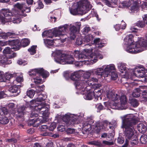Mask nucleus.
Here are the masks:
<instances>
[{"label":"nucleus","mask_w":147,"mask_h":147,"mask_svg":"<svg viewBox=\"0 0 147 147\" xmlns=\"http://www.w3.org/2000/svg\"><path fill=\"white\" fill-rule=\"evenodd\" d=\"M138 116L136 114L135 115H127L121 117L122 120L121 127L123 129L124 136L125 139V143L123 147H127L129 142V140L132 139L134 136V126L139 121Z\"/></svg>","instance_id":"f257e3e1"},{"label":"nucleus","mask_w":147,"mask_h":147,"mask_svg":"<svg viewBox=\"0 0 147 147\" xmlns=\"http://www.w3.org/2000/svg\"><path fill=\"white\" fill-rule=\"evenodd\" d=\"M69 26L65 24L63 26H60L58 28H56L52 30H49L44 31L42 34L43 37H47L49 38H52L54 36L55 37L63 36L65 34V32L68 31Z\"/></svg>","instance_id":"f03ea898"},{"label":"nucleus","mask_w":147,"mask_h":147,"mask_svg":"<svg viewBox=\"0 0 147 147\" xmlns=\"http://www.w3.org/2000/svg\"><path fill=\"white\" fill-rule=\"evenodd\" d=\"M85 2L86 3L81 2L78 3L77 8L70 9V13L74 15L78 14L82 15L87 13L91 9L90 5L88 1Z\"/></svg>","instance_id":"7ed1b4c3"},{"label":"nucleus","mask_w":147,"mask_h":147,"mask_svg":"<svg viewBox=\"0 0 147 147\" xmlns=\"http://www.w3.org/2000/svg\"><path fill=\"white\" fill-rule=\"evenodd\" d=\"M83 116L84 114L82 113L77 115L66 114L63 117V120L65 123L66 125L68 126L69 125L78 123L80 122L79 119Z\"/></svg>","instance_id":"20e7f679"},{"label":"nucleus","mask_w":147,"mask_h":147,"mask_svg":"<svg viewBox=\"0 0 147 147\" xmlns=\"http://www.w3.org/2000/svg\"><path fill=\"white\" fill-rule=\"evenodd\" d=\"M133 38V34H129L125 38L124 41L125 44L128 45L125 49L126 51L129 53L136 54L139 50L135 49L134 47L135 43H134Z\"/></svg>","instance_id":"39448f33"},{"label":"nucleus","mask_w":147,"mask_h":147,"mask_svg":"<svg viewBox=\"0 0 147 147\" xmlns=\"http://www.w3.org/2000/svg\"><path fill=\"white\" fill-rule=\"evenodd\" d=\"M72 54V52H69L66 54L63 53L59 59H56L57 63L62 64L65 62L67 64H73L75 60Z\"/></svg>","instance_id":"423d86ee"},{"label":"nucleus","mask_w":147,"mask_h":147,"mask_svg":"<svg viewBox=\"0 0 147 147\" xmlns=\"http://www.w3.org/2000/svg\"><path fill=\"white\" fill-rule=\"evenodd\" d=\"M80 75L77 71H76L72 73L70 76L71 79L75 81L74 84L76 88L77 89L81 90L82 89L84 84V80H79Z\"/></svg>","instance_id":"0eeeda50"},{"label":"nucleus","mask_w":147,"mask_h":147,"mask_svg":"<svg viewBox=\"0 0 147 147\" xmlns=\"http://www.w3.org/2000/svg\"><path fill=\"white\" fill-rule=\"evenodd\" d=\"M37 105L35 106V109L37 112L42 115L41 117H48L49 115V109L46 107V104L44 102L37 103Z\"/></svg>","instance_id":"6e6552de"},{"label":"nucleus","mask_w":147,"mask_h":147,"mask_svg":"<svg viewBox=\"0 0 147 147\" xmlns=\"http://www.w3.org/2000/svg\"><path fill=\"white\" fill-rule=\"evenodd\" d=\"M114 68V65H107L105 69L104 70L102 68H97L94 71L95 74L97 76H100V78H104L109 77V71Z\"/></svg>","instance_id":"1a4fd4ad"},{"label":"nucleus","mask_w":147,"mask_h":147,"mask_svg":"<svg viewBox=\"0 0 147 147\" xmlns=\"http://www.w3.org/2000/svg\"><path fill=\"white\" fill-rule=\"evenodd\" d=\"M94 123V121L92 116L87 117L86 121H84L82 123V129L86 131H89L92 128L96 130V127H95V123L92 125Z\"/></svg>","instance_id":"9d476101"},{"label":"nucleus","mask_w":147,"mask_h":147,"mask_svg":"<svg viewBox=\"0 0 147 147\" xmlns=\"http://www.w3.org/2000/svg\"><path fill=\"white\" fill-rule=\"evenodd\" d=\"M6 45H8L11 47V48L15 51H18L20 48V40L19 39L9 40L5 42Z\"/></svg>","instance_id":"9b49d317"},{"label":"nucleus","mask_w":147,"mask_h":147,"mask_svg":"<svg viewBox=\"0 0 147 147\" xmlns=\"http://www.w3.org/2000/svg\"><path fill=\"white\" fill-rule=\"evenodd\" d=\"M14 7L20 10L22 13H23L24 12H25L28 13L31 11L30 7H27V5L25 3H17L15 5Z\"/></svg>","instance_id":"f8f14e48"},{"label":"nucleus","mask_w":147,"mask_h":147,"mask_svg":"<svg viewBox=\"0 0 147 147\" xmlns=\"http://www.w3.org/2000/svg\"><path fill=\"white\" fill-rule=\"evenodd\" d=\"M147 46V40L141 38L140 40L135 42V49L139 50L136 53L141 52L143 50L141 49V47H145Z\"/></svg>","instance_id":"ddd939ff"},{"label":"nucleus","mask_w":147,"mask_h":147,"mask_svg":"<svg viewBox=\"0 0 147 147\" xmlns=\"http://www.w3.org/2000/svg\"><path fill=\"white\" fill-rule=\"evenodd\" d=\"M81 24L77 26H73L69 28V34L70 38L71 40H74L76 37V34L78 31L80 30Z\"/></svg>","instance_id":"4468645a"},{"label":"nucleus","mask_w":147,"mask_h":147,"mask_svg":"<svg viewBox=\"0 0 147 147\" xmlns=\"http://www.w3.org/2000/svg\"><path fill=\"white\" fill-rule=\"evenodd\" d=\"M16 53H13L11 55L8 56V57H7V56L4 57L3 56L0 59V63L5 65L10 64L12 62L10 59L16 57Z\"/></svg>","instance_id":"2eb2a0df"},{"label":"nucleus","mask_w":147,"mask_h":147,"mask_svg":"<svg viewBox=\"0 0 147 147\" xmlns=\"http://www.w3.org/2000/svg\"><path fill=\"white\" fill-rule=\"evenodd\" d=\"M146 69H142L141 68L138 69H135L134 70L133 75L135 76L138 78H144V81H146Z\"/></svg>","instance_id":"dca6fc26"},{"label":"nucleus","mask_w":147,"mask_h":147,"mask_svg":"<svg viewBox=\"0 0 147 147\" xmlns=\"http://www.w3.org/2000/svg\"><path fill=\"white\" fill-rule=\"evenodd\" d=\"M18 18L17 17H16L13 15L11 17L7 18H5L2 16L0 15V21H1L2 23L7 22H12L14 23H17L18 22Z\"/></svg>","instance_id":"f3484780"},{"label":"nucleus","mask_w":147,"mask_h":147,"mask_svg":"<svg viewBox=\"0 0 147 147\" xmlns=\"http://www.w3.org/2000/svg\"><path fill=\"white\" fill-rule=\"evenodd\" d=\"M90 51L88 49H84L83 50V51L85 52L84 53H81L80 54L79 56L78 60H81L80 61L83 62L86 60H83L84 59H90V54L91 53L89 52Z\"/></svg>","instance_id":"a211bd4d"},{"label":"nucleus","mask_w":147,"mask_h":147,"mask_svg":"<svg viewBox=\"0 0 147 147\" xmlns=\"http://www.w3.org/2000/svg\"><path fill=\"white\" fill-rule=\"evenodd\" d=\"M111 124V123L107 121H105L103 123L100 122H96L95 124V127H96V131L97 133H98L100 130L103 128L104 126H107V125H110Z\"/></svg>","instance_id":"6ab92c4d"},{"label":"nucleus","mask_w":147,"mask_h":147,"mask_svg":"<svg viewBox=\"0 0 147 147\" xmlns=\"http://www.w3.org/2000/svg\"><path fill=\"white\" fill-rule=\"evenodd\" d=\"M132 4V5L130 8V10L133 12L138 10L139 8V3L136 1L133 0H129V4L127 6H129L131 4Z\"/></svg>","instance_id":"aec40b11"},{"label":"nucleus","mask_w":147,"mask_h":147,"mask_svg":"<svg viewBox=\"0 0 147 147\" xmlns=\"http://www.w3.org/2000/svg\"><path fill=\"white\" fill-rule=\"evenodd\" d=\"M36 69L37 74L38 75V76H42L43 78H47L49 75V72L45 71L42 68Z\"/></svg>","instance_id":"412c9836"},{"label":"nucleus","mask_w":147,"mask_h":147,"mask_svg":"<svg viewBox=\"0 0 147 147\" xmlns=\"http://www.w3.org/2000/svg\"><path fill=\"white\" fill-rule=\"evenodd\" d=\"M16 36V34L13 32H7V33H0V39H6L8 37L10 38H14L13 36Z\"/></svg>","instance_id":"4be33fe9"},{"label":"nucleus","mask_w":147,"mask_h":147,"mask_svg":"<svg viewBox=\"0 0 147 147\" xmlns=\"http://www.w3.org/2000/svg\"><path fill=\"white\" fill-rule=\"evenodd\" d=\"M26 109V107L24 106L19 108L18 109L17 113L16 115V117L19 118L23 117L25 113V111Z\"/></svg>","instance_id":"5701e85b"},{"label":"nucleus","mask_w":147,"mask_h":147,"mask_svg":"<svg viewBox=\"0 0 147 147\" xmlns=\"http://www.w3.org/2000/svg\"><path fill=\"white\" fill-rule=\"evenodd\" d=\"M121 108V109H125L127 108V100L126 96L125 95H121L120 98Z\"/></svg>","instance_id":"b1692460"},{"label":"nucleus","mask_w":147,"mask_h":147,"mask_svg":"<svg viewBox=\"0 0 147 147\" xmlns=\"http://www.w3.org/2000/svg\"><path fill=\"white\" fill-rule=\"evenodd\" d=\"M90 57L91 60L95 62L97 60V59H101L103 58V55L99 53L96 54L92 53L90 54Z\"/></svg>","instance_id":"393cba45"},{"label":"nucleus","mask_w":147,"mask_h":147,"mask_svg":"<svg viewBox=\"0 0 147 147\" xmlns=\"http://www.w3.org/2000/svg\"><path fill=\"white\" fill-rule=\"evenodd\" d=\"M0 13L3 14L5 18L8 17L9 18L11 17L13 15V13L9 9H2L0 10Z\"/></svg>","instance_id":"a878e982"},{"label":"nucleus","mask_w":147,"mask_h":147,"mask_svg":"<svg viewBox=\"0 0 147 147\" xmlns=\"http://www.w3.org/2000/svg\"><path fill=\"white\" fill-rule=\"evenodd\" d=\"M107 98L112 100H116L119 97V96L115 92H107Z\"/></svg>","instance_id":"bb28decb"},{"label":"nucleus","mask_w":147,"mask_h":147,"mask_svg":"<svg viewBox=\"0 0 147 147\" xmlns=\"http://www.w3.org/2000/svg\"><path fill=\"white\" fill-rule=\"evenodd\" d=\"M16 74H11L9 73H6L5 75H4V81L3 82H7L8 81H10V80L13 78H14Z\"/></svg>","instance_id":"cd10ccee"},{"label":"nucleus","mask_w":147,"mask_h":147,"mask_svg":"<svg viewBox=\"0 0 147 147\" xmlns=\"http://www.w3.org/2000/svg\"><path fill=\"white\" fill-rule=\"evenodd\" d=\"M40 130L42 131H45V132L42 134L41 135L46 136L49 135V134L47 132L49 131V126L47 125H42L40 127Z\"/></svg>","instance_id":"c85d7f7f"},{"label":"nucleus","mask_w":147,"mask_h":147,"mask_svg":"<svg viewBox=\"0 0 147 147\" xmlns=\"http://www.w3.org/2000/svg\"><path fill=\"white\" fill-rule=\"evenodd\" d=\"M90 86L85 84L83 86V87L82 89L81 90H82L81 92H94L96 89H95L93 91L92 89Z\"/></svg>","instance_id":"c756f323"},{"label":"nucleus","mask_w":147,"mask_h":147,"mask_svg":"<svg viewBox=\"0 0 147 147\" xmlns=\"http://www.w3.org/2000/svg\"><path fill=\"white\" fill-rule=\"evenodd\" d=\"M82 94L84 98L86 100H91L95 96L94 92H85Z\"/></svg>","instance_id":"7c9ffc66"},{"label":"nucleus","mask_w":147,"mask_h":147,"mask_svg":"<svg viewBox=\"0 0 147 147\" xmlns=\"http://www.w3.org/2000/svg\"><path fill=\"white\" fill-rule=\"evenodd\" d=\"M115 67L114 66V68L109 71V76L111 77V78L112 80H116L117 77L118 75L116 72L114 71H112L115 69Z\"/></svg>","instance_id":"2f4dec72"},{"label":"nucleus","mask_w":147,"mask_h":147,"mask_svg":"<svg viewBox=\"0 0 147 147\" xmlns=\"http://www.w3.org/2000/svg\"><path fill=\"white\" fill-rule=\"evenodd\" d=\"M98 80L96 78H92L89 79V80H84V84H86L88 85L91 86L92 84H95L94 83L97 82H98Z\"/></svg>","instance_id":"473e14b6"},{"label":"nucleus","mask_w":147,"mask_h":147,"mask_svg":"<svg viewBox=\"0 0 147 147\" xmlns=\"http://www.w3.org/2000/svg\"><path fill=\"white\" fill-rule=\"evenodd\" d=\"M128 102L134 107H138L139 104V102L136 99L130 98L129 99Z\"/></svg>","instance_id":"72a5a7b5"},{"label":"nucleus","mask_w":147,"mask_h":147,"mask_svg":"<svg viewBox=\"0 0 147 147\" xmlns=\"http://www.w3.org/2000/svg\"><path fill=\"white\" fill-rule=\"evenodd\" d=\"M37 94L38 95V97L37 99V101L39 102V103H42L41 102L44 100L47 96L46 94H44L41 92H36Z\"/></svg>","instance_id":"f704fd0d"},{"label":"nucleus","mask_w":147,"mask_h":147,"mask_svg":"<svg viewBox=\"0 0 147 147\" xmlns=\"http://www.w3.org/2000/svg\"><path fill=\"white\" fill-rule=\"evenodd\" d=\"M30 40L27 38H24L20 40V43L21 48L23 47H25L28 45L30 43Z\"/></svg>","instance_id":"c9c22d12"},{"label":"nucleus","mask_w":147,"mask_h":147,"mask_svg":"<svg viewBox=\"0 0 147 147\" xmlns=\"http://www.w3.org/2000/svg\"><path fill=\"white\" fill-rule=\"evenodd\" d=\"M137 128L138 131L142 133H144L146 130V126L142 123L139 124L137 125Z\"/></svg>","instance_id":"e433bc0d"},{"label":"nucleus","mask_w":147,"mask_h":147,"mask_svg":"<svg viewBox=\"0 0 147 147\" xmlns=\"http://www.w3.org/2000/svg\"><path fill=\"white\" fill-rule=\"evenodd\" d=\"M34 4L36 5V6L35 7L36 8L35 9V11H37V9H42L44 7V5L40 0H39L38 1L36 2H34Z\"/></svg>","instance_id":"4c0bfd02"},{"label":"nucleus","mask_w":147,"mask_h":147,"mask_svg":"<svg viewBox=\"0 0 147 147\" xmlns=\"http://www.w3.org/2000/svg\"><path fill=\"white\" fill-rule=\"evenodd\" d=\"M30 122V124H32L33 126L35 127H37L42 123V121H40L38 119H33Z\"/></svg>","instance_id":"58836bf2"},{"label":"nucleus","mask_w":147,"mask_h":147,"mask_svg":"<svg viewBox=\"0 0 147 147\" xmlns=\"http://www.w3.org/2000/svg\"><path fill=\"white\" fill-rule=\"evenodd\" d=\"M9 119L4 115L0 116V123L3 124H6L9 122Z\"/></svg>","instance_id":"ea45409f"},{"label":"nucleus","mask_w":147,"mask_h":147,"mask_svg":"<svg viewBox=\"0 0 147 147\" xmlns=\"http://www.w3.org/2000/svg\"><path fill=\"white\" fill-rule=\"evenodd\" d=\"M140 140L142 144H147V135H142L140 138Z\"/></svg>","instance_id":"a19ab883"},{"label":"nucleus","mask_w":147,"mask_h":147,"mask_svg":"<svg viewBox=\"0 0 147 147\" xmlns=\"http://www.w3.org/2000/svg\"><path fill=\"white\" fill-rule=\"evenodd\" d=\"M44 42L47 46H52L54 43V39L51 40L48 39H46L44 40Z\"/></svg>","instance_id":"79ce46f5"},{"label":"nucleus","mask_w":147,"mask_h":147,"mask_svg":"<svg viewBox=\"0 0 147 147\" xmlns=\"http://www.w3.org/2000/svg\"><path fill=\"white\" fill-rule=\"evenodd\" d=\"M130 98L132 97L138 98L139 97H141V93L140 92H129Z\"/></svg>","instance_id":"37998d69"},{"label":"nucleus","mask_w":147,"mask_h":147,"mask_svg":"<svg viewBox=\"0 0 147 147\" xmlns=\"http://www.w3.org/2000/svg\"><path fill=\"white\" fill-rule=\"evenodd\" d=\"M91 75V73L89 71H86L85 72L83 75V80H89L88 79L90 77Z\"/></svg>","instance_id":"c03bdc74"},{"label":"nucleus","mask_w":147,"mask_h":147,"mask_svg":"<svg viewBox=\"0 0 147 147\" xmlns=\"http://www.w3.org/2000/svg\"><path fill=\"white\" fill-rule=\"evenodd\" d=\"M58 130L60 131L63 132L64 131L65 129V124L60 123L57 127Z\"/></svg>","instance_id":"a18cd8bd"},{"label":"nucleus","mask_w":147,"mask_h":147,"mask_svg":"<svg viewBox=\"0 0 147 147\" xmlns=\"http://www.w3.org/2000/svg\"><path fill=\"white\" fill-rule=\"evenodd\" d=\"M19 88L16 86H11L9 89V92H18V91H20Z\"/></svg>","instance_id":"49530a36"},{"label":"nucleus","mask_w":147,"mask_h":147,"mask_svg":"<svg viewBox=\"0 0 147 147\" xmlns=\"http://www.w3.org/2000/svg\"><path fill=\"white\" fill-rule=\"evenodd\" d=\"M134 138L133 139H131L130 140V142L131 145L132 146L137 144L138 143V139L136 136H134Z\"/></svg>","instance_id":"de8ad7c7"},{"label":"nucleus","mask_w":147,"mask_h":147,"mask_svg":"<svg viewBox=\"0 0 147 147\" xmlns=\"http://www.w3.org/2000/svg\"><path fill=\"white\" fill-rule=\"evenodd\" d=\"M3 53L5 55H11V53L12 52L11 51V49L9 47H7L5 48L3 50Z\"/></svg>","instance_id":"09e8293b"},{"label":"nucleus","mask_w":147,"mask_h":147,"mask_svg":"<svg viewBox=\"0 0 147 147\" xmlns=\"http://www.w3.org/2000/svg\"><path fill=\"white\" fill-rule=\"evenodd\" d=\"M55 61L57 62L56 59H59L60 58V56L63 54L62 53V51L60 50H57L55 52Z\"/></svg>","instance_id":"8fccbe9b"},{"label":"nucleus","mask_w":147,"mask_h":147,"mask_svg":"<svg viewBox=\"0 0 147 147\" xmlns=\"http://www.w3.org/2000/svg\"><path fill=\"white\" fill-rule=\"evenodd\" d=\"M34 82L36 84L42 83V80L40 78V76H38V77L37 76L35 78H34Z\"/></svg>","instance_id":"3c124183"},{"label":"nucleus","mask_w":147,"mask_h":147,"mask_svg":"<svg viewBox=\"0 0 147 147\" xmlns=\"http://www.w3.org/2000/svg\"><path fill=\"white\" fill-rule=\"evenodd\" d=\"M8 113L7 109L5 107H3L0 111V116L3 115V114L4 115H7Z\"/></svg>","instance_id":"603ef678"},{"label":"nucleus","mask_w":147,"mask_h":147,"mask_svg":"<svg viewBox=\"0 0 147 147\" xmlns=\"http://www.w3.org/2000/svg\"><path fill=\"white\" fill-rule=\"evenodd\" d=\"M37 46H32L30 48L28 49L29 52L32 53L33 54H34L36 53V49Z\"/></svg>","instance_id":"864d4df0"},{"label":"nucleus","mask_w":147,"mask_h":147,"mask_svg":"<svg viewBox=\"0 0 147 147\" xmlns=\"http://www.w3.org/2000/svg\"><path fill=\"white\" fill-rule=\"evenodd\" d=\"M136 25L140 28H143L145 26L144 22L142 21H139L136 23Z\"/></svg>","instance_id":"5fc2aeb1"},{"label":"nucleus","mask_w":147,"mask_h":147,"mask_svg":"<svg viewBox=\"0 0 147 147\" xmlns=\"http://www.w3.org/2000/svg\"><path fill=\"white\" fill-rule=\"evenodd\" d=\"M80 52L78 51H74L73 52H72V55L74 56L75 58H78V59H79V56L80 55Z\"/></svg>","instance_id":"6e6d98bb"},{"label":"nucleus","mask_w":147,"mask_h":147,"mask_svg":"<svg viewBox=\"0 0 147 147\" xmlns=\"http://www.w3.org/2000/svg\"><path fill=\"white\" fill-rule=\"evenodd\" d=\"M76 43L78 45H80L82 44H84L83 39L81 38H77Z\"/></svg>","instance_id":"4d7b16f0"},{"label":"nucleus","mask_w":147,"mask_h":147,"mask_svg":"<svg viewBox=\"0 0 147 147\" xmlns=\"http://www.w3.org/2000/svg\"><path fill=\"white\" fill-rule=\"evenodd\" d=\"M118 67L119 70L122 73H123V70L124 71L125 70V67H123V65L121 63H119L118 64Z\"/></svg>","instance_id":"13d9d810"},{"label":"nucleus","mask_w":147,"mask_h":147,"mask_svg":"<svg viewBox=\"0 0 147 147\" xmlns=\"http://www.w3.org/2000/svg\"><path fill=\"white\" fill-rule=\"evenodd\" d=\"M45 88V86L44 85H42L41 86H37L36 88L37 90H38V92H42L44 90Z\"/></svg>","instance_id":"bf43d9fd"},{"label":"nucleus","mask_w":147,"mask_h":147,"mask_svg":"<svg viewBox=\"0 0 147 147\" xmlns=\"http://www.w3.org/2000/svg\"><path fill=\"white\" fill-rule=\"evenodd\" d=\"M56 124L55 123H52L50 126L49 127V131H53L56 127Z\"/></svg>","instance_id":"052dcab7"},{"label":"nucleus","mask_w":147,"mask_h":147,"mask_svg":"<svg viewBox=\"0 0 147 147\" xmlns=\"http://www.w3.org/2000/svg\"><path fill=\"white\" fill-rule=\"evenodd\" d=\"M36 71V69H32L31 71H29V75L31 76H35L37 74Z\"/></svg>","instance_id":"680f3d73"},{"label":"nucleus","mask_w":147,"mask_h":147,"mask_svg":"<svg viewBox=\"0 0 147 147\" xmlns=\"http://www.w3.org/2000/svg\"><path fill=\"white\" fill-rule=\"evenodd\" d=\"M83 40L84 42H89L90 40V36L88 35L85 36Z\"/></svg>","instance_id":"e2e57ef3"},{"label":"nucleus","mask_w":147,"mask_h":147,"mask_svg":"<svg viewBox=\"0 0 147 147\" xmlns=\"http://www.w3.org/2000/svg\"><path fill=\"white\" fill-rule=\"evenodd\" d=\"M66 131L68 134H74L75 132V129L71 128H68L66 129Z\"/></svg>","instance_id":"0e129e2a"},{"label":"nucleus","mask_w":147,"mask_h":147,"mask_svg":"<svg viewBox=\"0 0 147 147\" xmlns=\"http://www.w3.org/2000/svg\"><path fill=\"white\" fill-rule=\"evenodd\" d=\"M90 30V28L89 27L86 26L84 28L83 32L84 34H86Z\"/></svg>","instance_id":"69168bd1"},{"label":"nucleus","mask_w":147,"mask_h":147,"mask_svg":"<svg viewBox=\"0 0 147 147\" xmlns=\"http://www.w3.org/2000/svg\"><path fill=\"white\" fill-rule=\"evenodd\" d=\"M120 25L121 26V28H120L121 29L124 30L126 28V24L125 22H123V20H122L121 21V23L120 24Z\"/></svg>","instance_id":"338daca9"},{"label":"nucleus","mask_w":147,"mask_h":147,"mask_svg":"<svg viewBox=\"0 0 147 147\" xmlns=\"http://www.w3.org/2000/svg\"><path fill=\"white\" fill-rule=\"evenodd\" d=\"M141 98H144L145 99H147V92H142V94H141Z\"/></svg>","instance_id":"774afa93"}]
</instances>
